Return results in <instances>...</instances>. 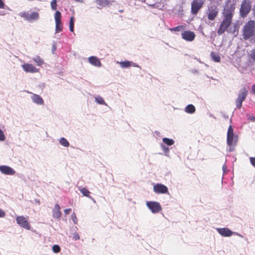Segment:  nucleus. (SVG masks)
Segmentation results:
<instances>
[{"mask_svg": "<svg viewBox=\"0 0 255 255\" xmlns=\"http://www.w3.org/2000/svg\"><path fill=\"white\" fill-rule=\"evenodd\" d=\"M235 6L233 4L227 3L222 11L223 19L217 30L218 35H221L227 30L232 23Z\"/></svg>", "mask_w": 255, "mask_h": 255, "instance_id": "1", "label": "nucleus"}, {"mask_svg": "<svg viewBox=\"0 0 255 255\" xmlns=\"http://www.w3.org/2000/svg\"><path fill=\"white\" fill-rule=\"evenodd\" d=\"M255 30V21L249 20L244 25L243 28V37L244 39L247 40L254 35Z\"/></svg>", "mask_w": 255, "mask_h": 255, "instance_id": "2", "label": "nucleus"}, {"mask_svg": "<svg viewBox=\"0 0 255 255\" xmlns=\"http://www.w3.org/2000/svg\"><path fill=\"white\" fill-rule=\"evenodd\" d=\"M252 4L250 0H243L240 9V15L242 17L247 16L251 10Z\"/></svg>", "mask_w": 255, "mask_h": 255, "instance_id": "3", "label": "nucleus"}, {"mask_svg": "<svg viewBox=\"0 0 255 255\" xmlns=\"http://www.w3.org/2000/svg\"><path fill=\"white\" fill-rule=\"evenodd\" d=\"M204 0H193L191 3V12L196 15L200 10L203 7Z\"/></svg>", "mask_w": 255, "mask_h": 255, "instance_id": "4", "label": "nucleus"}, {"mask_svg": "<svg viewBox=\"0 0 255 255\" xmlns=\"http://www.w3.org/2000/svg\"><path fill=\"white\" fill-rule=\"evenodd\" d=\"M237 141V137L234 135L233 128L230 126L227 132V142L230 146H234Z\"/></svg>", "mask_w": 255, "mask_h": 255, "instance_id": "5", "label": "nucleus"}, {"mask_svg": "<svg viewBox=\"0 0 255 255\" xmlns=\"http://www.w3.org/2000/svg\"><path fill=\"white\" fill-rule=\"evenodd\" d=\"M219 13V9L215 5H212L208 6L206 11V14L208 19L211 21L214 20L217 16Z\"/></svg>", "mask_w": 255, "mask_h": 255, "instance_id": "6", "label": "nucleus"}, {"mask_svg": "<svg viewBox=\"0 0 255 255\" xmlns=\"http://www.w3.org/2000/svg\"><path fill=\"white\" fill-rule=\"evenodd\" d=\"M146 205L153 213H157L162 209L160 204L157 202L149 201L146 202Z\"/></svg>", "mask_w": 255, "mask_h": 255, "instance_id": "7", "label": "nucleus"}, {"mask_svg": "<svg viewBox=\"0 0 255 255\" xmlns=\"http://www.w3.org/2000/svg\"><path fill=\"white\" fill-rule=\"evenodd\" d=\"M55 20V30L56 32H59L63 29V24L61 22V13L59 11H56L54 14Z\"/></svg>", "mask_w": 255, "mask_h": 255, "instance_id": "8", "label": "nucleus"}, {"mask_svg": "<svg viewBox=\"0 0 255 255\" xmlns=\"http://www.w3.org/2000/svg\"><path fill=\"white\" fill-rule=\"evenodd\" d=\"M19 15L21 17L29 21L37 20L39 17V13L37 12H32L31 14L28 12H21Z\"/></svg>", "mask_w": 255, "mask_h": 255, "instance_id": "9", "label": "nucleus"}, {"mask_svg": "<svg viewBox=\"0 0 255 255\" xmlns=\"http://www.w3.org/2000/svg\"><path fill=\"white\" fill-rule=\"evenodd\" d=\"M17 223L22 228L27 230H30V225L27 221V219L23 216H17L16 218Z\"/></svg>", "mask_w": 255, "mask_h": 255, "instance_id": "10", "label": "nucleus"}, {"mask_svg": "<svg viewBox=\"0 0 255 255\" xmlns=\"http://www.w3.org/2000/svg\"><path fill=\"white\" fill-rule=\"evenodd\" d=\"M153 191L157 194L168 193V188L164 185L157 183L153 186Z\"/></svg>", "mask_w": 255, "mask_h": 255, "instance_id": "11", "label": "nucleus"}, {"mask_svg": "<svg viewBox=\"0 0 255 255\" xmlns=\"http://www.w3.org/2000/svg\"><path fill=\"white\" fill-rule=\"evenodd\" d=\"M182 38L187 41H192L194 40L196 35L193 31L186 30L181 33Z\"/></svg>", "mask_w": 255, "mask_h": 255, "instance_id": "12", "label": "nucleus"}, {"mask_svg": "<svg viewBox=\"0 0 255 255\" xmlns=\"http://www.w3.org/2000/svg\"><path fill=\"white\" fill-rule=\"evenodd\" d=\"M22 67L23 70L26 72L34 73L39 72V69L31 64L25 63L22 65Z\"/></svg>", "mask_w": 255, "mask_h": 255, "instance_id": "13", "label": "nucleus"}, {"mask_svg": "<svg viewBox=\"0 0 255 255\" xmlns=\"http://www.w3.org/2000/svg\"><path fill=\"white\" fill-rule=\"evenodd\" d=\"M217 231L219 234L223 237H231L235 234L234 232L227 228H217Z\"/></svg>", "mask_w": 255, "mask_h": 255, "instance_id": "14", "label": "nucleus"}, {"mask_svg": "<svg viewBox=\"0 0 255 255\" xmlns=\"http://www.w3.org/2000/svg\"><path fill=\"white\" fill-rule=\"evenodd\" d=\"M0 171L6 175H14L15 173V170L13 168L6 165L0 166Z\"/></svg>", "mask_w": 255, "mask_h": 255, "instance_id": "15", "label": "nucleus"}, {"mask_svg": "<svg viewBox=\"0 0 255 255\" xmlns=\"http://www.w3.org/2000/svg\"><path fill=\"white\" fill-rule=\"evenodd\" d=\"M61 208L58 204L54 205V209L52 211V216L55 219H59L62 215V213L60 211Z\"/></svg>", "mask_w": 255, "mask_h": 255, "instance_id": "16", "label": "nucleus"}, {"mask_svg": "<svg viewBox=\"0 0 255 255\" xmlns=\"http://www.w3.org/2000/svg\"><path fill=\"white\" fill-rule=\"evenodd\" d=\"M89 62L93 65L96 67H100L102 64L100 60L95 56H91L88 58Z\"/></svg>", "mask_w": 255, "mask_h": 255, "instance_id": "17", "label": "nucleus"}, {"mask_svg": "<svg viewBox=\"0 0 255 255\" xmlns=\"http://www.w3.org/2000/svg\"><path fill=\"white\" fill-rule=\"evenodd\" d=\"M247 94L248 91L247 89L244 87L241 90V93L239 94L237 99H238L241 102H243L246 99Z\"/></svg>", "mask_w": 255, "mask_h": 255, "instance_id": "18", "label": "nucleus"}, {"mask_svg": "<svg viewBox=\"0 0 255 255\" xmlns=\"http://www.w3.org/2000/svg\"><path fill=\"white\" fill-rule=\"evenodd\" d=\"M33 102L38 105H43L44 101L42 98L39 95L33 94L31 97Z\"/></svg>", "mask_w": 255, "mask_h": 255, "instance_id": "19", "label": "nucleus"}, {"mask_svg": "<svg viewBox=\"0 0 255 255\" xmlns=\"http://www.w3.org/2000/svg\"><path fill=\"white\" fill-rule=\"evenodd\" d=\"M78 190L84 196L88 197L90 199H93V198L90 195V192L85 187H79Z\"/></svg>", "mask_w": 255, "mask_h": 255, "instance_id": "20", "label": "nucleus"}, {"mask_svg": "<svg viewBox=\"0 0 255 255\" xmlns=\"http://www.w3.org/2000/svg\"><path fill=\"white\" fill-rule=\"evenodd\" d=\"M211 56L214 61L216 62H219L220 61L221 58L218 53L214 52H212L211 53Z\"/></svg>", "mask_w": 255, "mask_h": 255, "instance_id": "21", "label": "nucleus"}, {"mask_svg": "<svg viewBox=\"0 0 255 255\" xmlns=\"http://www.w3.org/2000/svg\"><path fill=\"white\" fill-rule=\"evenodd\" d=\"M185 111L189 114H192L195 111V108L193 105H188L185 109Z\"/></svg>", "mask_w": 255, "mask_h": 255, "instance_id": "22", "label": "nucleus"}, {"mask_svg": "<svg viewBox=\"0 0 255 255\" xmlns=\"http://www.w3.org/2000/svg\"><path fill=\"white\" fill-rule=\"evenodd\" d=\"M32 60L38 66H41L44 63V61L39 56H36Z\"/></svg>", "mask_w": 255, "mask_h": 255, "instance_id": "23", "label": "nucleus"}, {"mask_svg": "<svg viewBox=\"0 0 255 255\" xmlns=\"http://www.w3.org/2000/svg\"><path fill=\"white\" fill-rule=\"evenodd\" d=\"M96 3L99 6H106L109 4V0H95Z\"/></svg>", "mask_w": 255, "mask_h": 255, "instance_id": "24", "label": "nucleus"}, {"mask_svg": "<svg viewBox=\"0 0 255 255\" xmlns=\"http://www.w3.org/2000/svg\"><path fill=\"white\" fill-rule=\"evenodd\" d=\"M119 64L122 68H128L131 66V62L128 61L120 62Z\"/></svg>", "mask_w": 255, "mask_h": 255, "instance_id": "25", "label": "nucleus"}, {"mask_svg": "<svg viewBox=\"0 0 255 255\" xmlns=\"http://www.w3.org/2000/svg\"><path fill=\"white\" fill-rule=\"evenodd\" d=\"M164 143L167 145H172L174 143V141L172 139L164 137L162 139Z\"/></svg>", "mask_w": 255, "mask_h": 255, "instance_id": "26", "label": "nucleus"}, {"mask_svg": "<svg viewBox=\"0 0 255 255\" xmlns=\"http://www.w3.org/2000/svg\"><path fill=\"white\" fill-rule=\"evenodd\" d=\"M74 21L75 18L73 16L71 17L69 21V29L71 32L74 31Z\"/></svg>", "mask_w": 255, "mask_h": 255, "instance_id": "27", "label": "nucleus"}, {"mask_svg": "<svg viewBox=\"0 0 255 255\" xmlns=\"http://www.w3.org/2000/svg\"><path fill=\"white\" fill-rule=\"evenodd\" d=\"M59 143H60V144L62 145L64 147H68L69 145V142L64 137H62L60 138L59 140Z\"/></svg>", "mask_w": 255, "mask_h": 255, "instance_id": "28", "label": "nucleus"}, {"mask_svg": "<svg viewBox=\"0 0 255 255\" xmlns=\"http://www.w3.org/2000/svg\"><path fill=\"white\" fill-rule=\"evenodd\" d=\"M184 29V26L182 25H178L174 28L169 29V30L172 32H173V31H182Z\"/></svg>", "mask_w": 255, "mask_h": 255, "instance_id": "29", "label": "nucleus"}, {"mask_svg": "<svg viewBox=\"0 0 255 255\" xmlns=\"http://www.w3.org/2000/svg\"><path fill=\"white\" fill-rule=\"evenodd\" d=\"M95 101L98 103L99 104L101 105H106V103L105 102L103 98L102 97L100 96H97L95 98Z\"/></svg>", "mask_w": 255, "mask_h": 255, "instance_id": "30", "label": "nucleus"}, {"mask_svg": "<svg viewBox=\"0 0 255 255\" xmlns=\"http://www.w3.org/2000/svg\"><path fill=\"white\" fill-rule=\"evenodd\" d=\"M52 250L55 253H58L60 252L61 249L59 246L55 245L52 247Z\"/></svg>", "mask_w": 255, "mask_h": 255, "instance_id": "31", "label": "nucleus"}, {"mask_svg": "<svg viewBox=\"0 0 255 255\" xmlns=\"http://www.w3.org/2000/svg\"><path fill=\"white\" fill-rule=\"evenodd\" d=\"M57 1L56 0H53L51 2V7L53 10H56L57 8Z\"/></svg>", "mask_w": 255, "mask_h": 255, "instance_id": "32", "label": "nucleus"}, {"mask_svg": "<svg viewBox=\"0 0 255 255\" xmlns=\"http://www.w3.org/2000/svg\"><path fill=\"white\" fill-rule=\"evenodd\" d=\"M71 219L74 224H77L78 219L76 217L75 213H73L71 215Z\"/></svg>", "mask_w": 255, "mask_h": 255, "instance_id": "33", "label": "nucleus"}, {"mask_svg": "<svg viewBox=\"0 0 255 255\" xmlns=\"http://www.w3.org/2000/svg\"><path fill=\"white\" fill-rule=\"evenodd\" d=\"M236 106L238 109H241L242 106V102H241L238 99L236 100Z\"/></svg>", "mask_w": 255, "mask_h": 255, "instance_id": "34", "label": "nucleus"}, {"mask_svg": "<svg viewBox=\"0 0 255 255\" xmlns=\"http://www.w3.org/2000/svg\"><path fill=\"white\" fill-rule=\"evenodd\" d=\"M5 139V136L3 131L0 129V140L3 141Z\"/></svg>", "mask_w": 255, "mask_h": 255, "instance_id": "35", "label": "nucleus"}, {"mask_svg": "<svg viewBox=\"0 0 255 255\" xmlns=\"http://www.w3.org/2000/svg\"><path fill=\"white\" fill-rule=\"evenodd\" d=\"M250 57L253 60L255 61V48L252 50Z\"/></svg>", "mask_w": 255, "mask_h": 255, "instance_id": "36", "label": "nucleus"}, {"mask_svg": "<svg viewBox=\"0 0 255 255\" xmlns=\"http://www.w3.org/2000/svg\"><path fill=\"white\" fill-rule=\"evenodd\" d=\"M210 3H216L218 4L221 3L223 0H208Z\"/></svg>", "mask_w": 255, "mask_h": 255, "instance_id": "37", "label": "nucleus"}, {"mask_svg": "<svg viewBox=\"0 0 255 255\" xmlns=\"http://www.w3.org/2000/svg\"><path fill=\"white\" fill-rule=\"evenodd\" d=\"M73 238L75 241L79 240L80 239V236L78 233H75L73 235Z\"/></svg>", "mask_w": 255, "mask_h": 255, "instance_id": "38", "label": "nucleus"}, {"mask_svg": "<svg viewBox=\"0 0 255 255\" xmlns=\"http://www.w3.org/2000/svg\"><path fill=\"white\" fill-rule=\"evenodd\" d=\"M250 160L252 165L255 167V157H250Z\"/></svg>", "mask_w": 255, "mask_h": 255, "instance_id": "39", "label": "nucleus"}, {"mask_svg": "<svg viewBox=\"0 0 255 255\" xmlns=\"http://www.w3.org/2000/svg\"><path fill=\"white\" fill-rule=\"evenodd\" d=\"M5 216V213L1 209H0V218H3Z\"/></svg>", "mask_w": 255, "mask_h": 255, "instance_id": "40", "label": "nucleus"}, {"mask_svg": "<svg viewBox=\"0 0 255 255\" xmlns=\"http://www.w3.org/2000/svg\"><path fill=\"white\" fill-rule=\"evenodd\" d=\"M71 212V208H68L64 210V212L65 215L69 214Z\"/></svg>", "mask_w": 255, "mask_h": 255, "instance_id": "41", "label": "nucleus"}, {"mask_svg": "<svg viewBox=\"0 0 255 255\" xmlns=\"http://www.w3.org/2000/svg\"><path fill=\"white\" fill-rule=\"evenodd\" d=\"M5 4L2 0H0V8H4Z\"/></svg>", "mask_w": 255, "mask_h": 255, "instance_id": "42", "label": "nucleus"}, {"mask_svg": "<svg viewBox=\"0 0 255 255\" xmlns=\"http://www.w3.org/2000/svg\"><path fill=\"white\" fill-rule=\"evenodd\" d=\"M252 91L254 94H255V84L253 86Z\"/></svg>", "mask_w": 255, "mask_h": 255, "instance_id": "43", "label": "nucleus"}, {"mask_svg": "<svg viewBox=\"0 0 255 255\" xmlns=\"http://www.w3.org/2000/svg\"><path fill=\"white\" fill-rule=\"evenodd\" d=\"M253 10H254V14H255V5H254V6Z\"/></svg>", "mask_w": 255, "mask_h": 255, "instance_id": "44", "label": "nucleus"}, {"mask_svg": "<svg viewBox=\"0 0 255 255\" xmlns=\"http://www.w3.org/2000/svg\"><path fill=\"white\" fill-rule=\"evenodd\" d=\"M253 121H255V117H254V118L253 119Z\"/></svg>", "mask_w": 255, "mask_h": 255, "instance_id": "45", "label": "nucleus"}, {"mask_svg": "<svg viewBox=\"0 0 255 255\" xmlns=\"http://www.w3.org/2000/svg\"><path fill=\"white\" fill-rule=\"evenodd\" d=\"M162 147H163V148H166L165 146H164V145H163Z\"/></svg>", "mask_w": 255, "mask_h": 255, "instance_id": "46", "label": "nucleus"}]
</instances>
